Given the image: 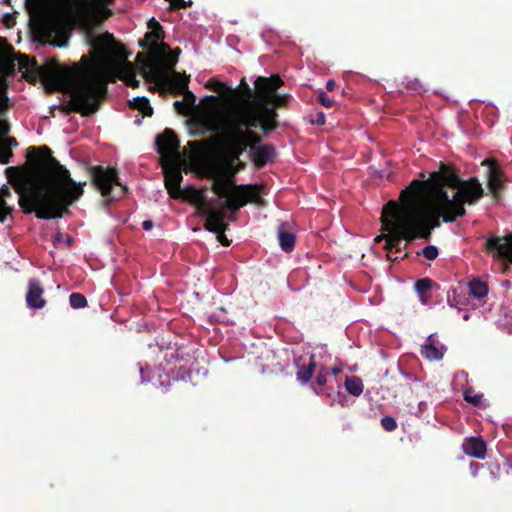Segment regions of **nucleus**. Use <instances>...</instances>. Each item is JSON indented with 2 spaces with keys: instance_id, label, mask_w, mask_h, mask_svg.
<instances>
[{
  "instance_id": "f257e3e1",
  "label": "nucleus",
  "mask_w": 512,
  "mask_h": 512,
  "mask_svg": "<svg viewBox=\"0 0 512 512\" xmlns=\"http://www.w3.org/2000/svg\"><path fill=\"white\" fill-rule=\"evenodd\" d=\"M482 195L483 188L476 178L461 181L445 167L433 172L424 183L412 181L401 192L400 204L391 200L382 209V227L388 232L386 247L400 239H428L441 217L452 222L464 216V204H475Z\"/></svg>"
},
{
  "instance_id": "f03ea898",
  "label": "nucleus",
  "mask_w": 512,
  "mask_h": 512,
  "mask_svg": "<svg viewBox=\"0 0 512 512\" xmlns=\"http://www.w3.org/2000/svg\"><path fill=\"white\" fill-rule=\"evenodd\" d=\"M254 84L258 102H248L242 108L229 109L220 105L215 97H210L208 105L196 116L202 132H220L221 163L224 170H230L229 174L234 176L244 167L239 157L246 150L249 141L257 139L251 129L260 126L264 131L272 130L276 114L270 105L282 106L289 99V95L276 93L283 85L278 75L269 78L259 76Z\"/></svg>"
},
{
  "instance_id": "7ed1b4c3",
  "label": "nucleus",
  "mask_w": 512,
  "mask_h": 512,
  "mask_svg": "<svg viewBox=\"0 0 512 512\" xmlns=\"http://www.w3.org/2000/svg\"><path fill=\"white\" fill-rule=\"evenodd\" d=\"M86 42L91 47L92 60L83 57L84 67H58L43 75L48 85L67 93L73 109L85 116L98 110L107 92V81L115 74L128 86L139 85L137 70L132 63L127 60H110L116 48L112 34L106 32L97 36L91 28H87Z\"/></svg>"
},
{
  "instance_id": "20e7f679",
  "label": "nucleus",
  "mask_w": 512,
  "mask_h": 512,
  "mask_svg": "<svg viewBox=\"0 0 512 512\" xmlns=\"http://www.w3.org/2000/svg\"><path fill=\"white\" fill-rule=\"evenodd\" d=\"M113 0H28L30 22L43 42L63 47L68 42L65 16L76 17L86 23L107 19Z\"/></svg>"
},
{
  "instance_id": "39448f33",
  "label": "nucleus",
  "mask_w": 512,
  "mask_h": 512,
  "mask_svg": "<svg viewBox=\"0 0 512 512\" xmlns=\"http://www.w3.org/2000/svg\"><path fill=\"white\" fill-rule=\"evenodd\" d=\"M19 204L26 213L35 211L40 219L59 218L83 194L80 183L54 158L49 159V177L32 178L16 185Z\"/></svg>"
},
{
  "instance_id": "423d86ee",
  "label": "nucleus",
  "mask_w": 512,
  "mask_h": 512,
  "mask_svg": "<svg viewBox=\"0 0 512 512\" xmlns=\"http://www.w3.org/2000/svg\"><path fill=\"white\" fill-rule=\"evenodd\" d=\"M181 94H184V100L189 108L194 109L191 117V132L193 135H205L206 133H213L216 142V155L213 160V174L215 181L213 183V191L220 197L225 199L226 207L232 212H236L241 207L251 201L256 204L262 203V198L259 191L252 185H235L234 175H230V170H224L221 163V150H220V132L218 131H205L202 132V127L196 120V116L203 107L208 105L209 98L206 97L201 105L195 107V95L186 89Z\"/></svg>"
},
{
  "instance_id": "0eeeda50",
  "label": "nucleus",
  "mask_w": 512,
  "mask_h": 512,
  "mask_svg": "<svg viewBox=\"0 0 512 512\" xmlns=\"http://www.w3.org/2000/svg\"><path fill=\"white\" fill-rule=\"evenodd\" d=\"M140 65V74L142 78L148 82H155L167 86L173 93L180 94L188 88L189 77L173 71L171 74L161 71L154 61L144 57L142 54L137 55Z\"/></svg>"
},
{
  "instance_id": "6e6552de",
  "label": "nucleus",
  "mask_w": 512,
  "mask_h": 512,
  "mask_svg": "<svg viewBox=\"0 0 512 512\" xmlns=\"http://www.w3.org/2000/svg\"><path fill=\"white\" fill-rule=\"evenodd\" d=\"M148 26L151 29V31L146 33L145 40L140 41V45L144 48H147L148 44L146 43V41H151L152 50L163 59V61L169 68H172L178 61L180 49H175L172 52H170L169 46L167 44H157V41L163 38V31L160 24L154 18L150 19V21L148 22Z\"/></svg>"
},
{
  "instance_id": "1a4fd4ad",
  "label": "nucleus",
  "mask_w": 512,
  "mask_h": 512,
  "mask_svg": "<svg viewBox=\"0 0 512 512\" xmlns=\"http://www.w3.org/2000/svg\"><path fill=\"white\" fill-rule=\"evenodd\" d=\"M197 211L200 215L206 218L205 228L208 231L215 232L218 234V240L224 244L229 245L228 240L223 234L226 225L223 223L226 213L224 210L214 208L212 205L207 203L205 199L197 195Z\"/></svg>"
},
{
  "instance_id": "9d476101",
  "label": "nucleus",
  "mask_w": 512,
  "mask_h": 512,
  "mask_svg": "<svg viewBox=\"0 0 512 512\" xmlns=\"http://www.w3.org/2000/svg\"><path fill=\"white\" fill-rule=\"evenodd\" d=\"M93 181L105 197L115 199L121 197L126 188L120 184L115 169L96 167L93 170Z\"/></svg>"
},
{
  "instance_id": "9b49d317",
  "label": "nucleus",
  "mask_w": 512,
  "mask_h": 512,
  "mask_svg": "<svg viewBox=\"0 0 512 512\" xmlns=\"http://www.w3.org/2000/svg\"><path fill=\"white\" fill-rule=\"evenodd\" d=\"M155 143L157 151L166 162H172L179 154V141L170 129L156 136Z\"/></svg>"
},
{
  "instance_id": "f8f14e48",
  "label": "nucleus",
  "mask_w": 512,
  "mask_h": 512,
  "mask_svg": "<svg viewBox=\"0 0 512 512\" xmlns=\"http://www.w3.org/2000/svg\"><path fill=\"white\" fill-rule=\"evenodd\" d=\"M485 246L494 258L512 263V233L505 236H492L486 240Z\"/></svg>"
},
{
  "instance_id": "ddd939ff",
  "label": "nucleus",
  "mask_w": 512,
  "mask_h": 512,
  "mask_svg": "<svg viewBox=\"0 0 512 512\" xmlns=\"http://www.w3.org/2000/svg\"><path fill=\"white\" fill-rule=\"evenodd\" d=\"M165 186L172 198L178 199L182 197L180 183L182 181L181 171L174 166L164 167Z\"/></svg>"
},
{
  "instance_id": "4468645a",
  "label": "nucleus",
  "mask_w": 512,
  "mask_h": 512,
  "mask_svg": "<svg viewBox=\"0 0 512 512\" xmlns=\"http://www.w3.org/2000/svg\"><path fill=\"white\" fill-rule=\"evenodd\" d=\"M446 351V347L441 344L436 334H431L426 342L421 346V354L428 360H441Z\"/></svg>"
},
{
  "instance_id": "2eb2a0df",
  "label": "nucleus",
  "mask_w": 512,
  "mask_h": 512,
  "mask_svg": "<svg viewBox=\"0 0 512 512\" xmlns=\"http://www.w3.org/2000/svg\"><path fill=\"white\" fill-rule=\"evenodd\" d=\"M255 136L257 137V139H253L251 141H249V144L247 145L246 149L248 147L251 148V151L253 152V156H254V161L256 163L257 166H263L265 165L268 161H270L274 155H275V150L273 147L269 146V145H263V146H256V144L259 142V137L255 134Z\"/></svg>"
},
{
  "instance_id": "dca6fc26",
  "label": "nucleus",
  "mask_w": 512,
  "mask_h": 512,
  "mask_svg": "<svg viewBox=\"0 0 512 512\" xmlns=\"http://www.w3.org/2000/svg\"><path fill=\"white\" fill-rule=\"evenodd\" d=\"M43 289L38 280L31 279L28 284L26 302L30 308L40 309L45 306L46 301L42 297Z\"/></svg>"
},
{
  "instance_id": "f3484780",
  "label": "nucleus",
  "mask_w": 512,
  "mask_h": 512,
  "mask_svg": "<svg viewBox=\"0 0 512 512\" xmlns=\"http://www.w3.org/2000/svg\"><path fill=\"white\" fill-rule=\"evenodd\" d=\"M464 452L475 458L483 459L486 454V444L481 438L471 437L464 441Z\"/></svg>"
},
{
  "instance_id": "a211bd4d",
  "label": "nucleus",
  "mask_w": 512,
  "mask_h": 512,
  "mask_svg": "<svg viewBox=\"0 0 512 512\" xmlns=\"http://www.w3.org/2000/svg\"><path fill=\"white\" fill-rule=\"evenodd\" d=\"M297 366V379L302 383H307L311 379L316 368L315 357L313 355L309 356L307 362L304 359H300Z\"/></svg>"
},
{
  "instance_id": "6ab92c4d",
  "label": "nucleus",
  "mask_w": 512,
  "mask_h": 512,
  "mask_svg": "<svg viewBox=\"0 0 512 512\" xmlns=\"http://www.w3.org/2000/svg\"><path fill=\"white\" fill-rule=\"evenodd\" d=\"M278 240L281 248L289 252L295 246V237L292 233L286 230V224L282 223L278 228Z\"/></svg>"
},
{
  "instance_id": "aec40b11",
  "label": "nucleus",
  "mask_w": 512,
  "mask_h": 512,
  "mask_svg": "<svg viewBox=\"0 0 512 512\" xmlns=\"http://www.w3.org/2000/svg\"><path fill=\"white\" fill-rule=\"evenodd\" d=\"M345 388L353 396H359L363 392V383L360 378L356 376L347 377L345 381Z\"/></svg>"
},
{
  "instance_id": "412c9836",
  "label": "nucleus",
  "mask_w": 512,
  "mask_h": 512,
  "mask_svg": "<svg viewBox=\"0 0 512 512\" xmlns=\"http://www.w3.org/2000/svg\"><path fill=\"white\" fill-rule=\"evenodd\" d=\"M488 184L493 193H497L502 185L501 175L493 165L489 168Z\"/></svg>"
},
{
  "instance_id": "4be33fe9",
  "label": "nucleus",
  "mask_w": 512,
  "mask_h": 512,
  "mask_svg": "<svg viewBox=\"0 0 512 512\" xmlns=\"http://www.w3.org/2000/svg\"><path fill=\"white\" fill-rule=\"evenodd\" d=\"M469 290L470 294L478 299L486 296L488 291L487 285L478 279H474L469 283Z\"/></svg>"
},
{
  "instance_id": "5701e85b",
  "label": "nucleus",
  "mask_w": 512,
  "mask_h": 512,
  "mask_svg": "<svg viewBox=\"0 0 512 512\" xmlns=\"http://www.w3.org/2000/svg\"><path fill=\"white\" fill-rule=\"evenodd\" d=\"M131 106L135 109L141 111L145 116H151L153 113L152 107L150 106L149 101L142 97H136L131 102Z\"/></svg>"
},
{
  "instance_id": "b1692460",
  "label": "nucleus",
  "mask_w": 512,
  "mask_h": 512,
  "mask_svg": "<svg viewBox=\"0 0 512 512\" xmlns=\"http://www.w3.org/2000/svg\"><path fill=\"white\" fill-rule=\"evenodd\" d=\"M241 86L243 87L245 97L247 98V100L245 101V103H244L243 105H241V106H237V107L228 106V105H226V104H224V103L220 102V101H219V99H218L217 97H215V98H216V100H217V102H218L220 105H222V106H224V107H227V108H229V109H239V108H242V107L246 106L248 102H251V101H250V99L253 97V91H252V89L249 87V85L245 82V80H244V79H242V81H241Z\"/></svg>"
},
{
  "instance_id": "393cba45",
  "label": "nucleus",
  "mask_w": 512,
  "mask_h": 512,
  "mask_svg": "<svg viewBox=\"0 0 512 512\" xmlns=\"http://www.w3.org/2000/svg\"><path fill=\"white\" fill-rule=\"evenodd\" d=\"M433 286V281L428 278L419 279L416 281L414 288L418 294H428Z\"/></svg>"
},
{
  "instance_id": "a878e982",
  "label": "nucleus",
  "mask_w": 512,
  "mask_h": 512,
  "mask_svg": "<svg viewBox=\"0 0 512 512\" xmlns=\"http://www.w3.org/2000/svg\"><path fill=\"white\" fill-rule=\"evenodd\" d=\"M69 303L72 308L79 309L87 305V300L85 296L80 293H72L69 297Z\"/></svg>"
},
{
  "instance_id": "bb28decb",
  "label": "nucleus",
  "mask_w": 512,
  "mask_h": 512,
  "mask_svg": "<svg viewBox=\"0 0 512 512\" xmlns=\"http://www.w3.org/2000/svg\"><path fill=\"white\" fill-rule=\"evenodd\" d=\"M463 396L465 401L473 404L478 405L482 399V394L475 393L473 389L468 388L463 392Z\"/></svg>"
},
{
  "instance_id": "cd10ccee",
  "label": "nucleus",
  "mask_w": 512,
  "mask_h": 512,
  "mask_svg": "<svg viewBox=\"0 0 512 512\" xmlns=\"http://www.w3.org/2000/svg\"><path fill=\"white\" fill-rule=\"evenodd\" d=\"M19 65L20 69H25L24 73L35 72L38 69L36 62L26 57L19 61Z\"/></svg>"
},
{
  "instance_id": "c85d7f7f",
  "label": "nucleus",
  "mask_w": 512,
  "mask_h": 512,
  "mask_svg": "<svg viewBox=\"0 0 512 512\" xmlns=\"http://www.w3.org/2000/svg\"><path fill=\"white\" fill-rule=\"evenodd\" d=\"M423 256L428 260H434L438 256V249L435 246L429 245L422 249Z\"/></svg>"
},
{
  "instance_id": "c756f323",
  "label": "nucleus",
  "mask_w": 512,
  "mask_h": 512,
  "mask_svg": "<svg viewBox=\"0 0 512 512\" xmlns=\"http://www.w3.org/2000/svg\"><path fill=\"white\" fill-rule=\"evenodd\" d=\"M381 424L386 431H393L397 427L396 421L390 416L383 417Z\"/></svg>"
},
{
  "instance_id": "7c9ffc66",
  "label": "nucleus",
  "mask_w": 512,
  "mask_h": 512,
  "mask_svg": "<svg viewBox=\"0 0 512 512\" xmlns=\"http://www.w3.org/2000/svg\"><path fill=\"white\" fill-rule=\"evenodd\" d=\"M11 192L9 190L8 187H3L1 190H0V199L2 200L3 202V205H4V210L6 211V217L10 214V209L7 207L6 205V201H5V197H8L10 196Z\"/></svg>"
},
{
  "instance_id": "2f4dec72",
  "label": "nucleus",
  "mask_w": 512,
  "mask_h": 512,
  "mask_svg": "<svg viewBox=\"0 0 512 512\" xmlns=\"http://www.w3.org/2000/svg\"><path fill=\"white\" fill-rule=\"evenodd\" d=\"M317 98L318 101L327 108L332 107L334 104V101L331 98H329L324 92H320Z\"/></svg>"
},
{
  "instance_id": "473e14b6",
  "label": "nucleus",
  "mask_w": 512,
  "mask_h": 512,
  "mask_svg": "<svg viewBox=\"0 0 512 512\" xmlns=\"http://www.w3.org/2000/svg\"><path fill=\"white\" fill-rule=\"evenodd\" d=\"M327 371L325 369H321L318 374H317V377H316V382H317V385L322 387L326 384L327 382Z\"/></svg>"
},
{
  "instance_id": "72a5a7b5",
  "label": "nucleus",
  "mask_w": 512,
  "mask_h": 512,
  "mask_svg": "<svg viewBox=\"0 0 512 512\" xmlns=\"http://www.w3.org/2000/svg\"><path fill=\"white\" fill-rule=\"evenodd\" d=\"M1 141H3L7 147H10V149L12 147H16L18 145L15 138H2L1 137Z\"/></svg>"
},
{
  "instance_id": "f704fd0d",
  "label": "nucleus",
  "mask_w": 512,
  "mask_h": 512,
  "mask_svg": "<svg viewBox=\"0 0 512 512\" xmlns=\"http://www.w3.org/2000/svg\"><path fill=\"white\" fill-rule=\"evenodd\" d=\"M6 97L5 83L0 79V107L3 105V100Z\"/></svg>"
},
{
  "instance_id": "c9c22d12",
  "label": "nucleus",
  "mask_w": 512,
  "mask_h": 512,
  "mask_svg": "<svg viewBox=\"0 0 512 512\" xmlns=\"http://www.w3.org/2000/svg\"><path fill=\"white\" fill-rule=\"evenodd\" d=\"M5 220H6V211L4 210L3 202L0 199V222L3 223Z\"/></svg>"
},
{
  "instance_id": "e433bc0d",
  "label": "nucleus",
  "mask_w": 512,
  "mask_h": 512,
  "mask_svg": "<svg viewBox=\"0 0 512 512\" xmlns=\"http://www.w3.org/2000/svg\"><path fill=\"white\" fill-rule=\"evenodd\" d=\"M409 87L412 88L415 91H420L421 90V84H420V82L418 80L412 81L410 83Z\"/></svg>"
},
{
  "instance_id": "4c0bfd02",
  "label": "nucleus",
  "mask_w": 512,
  "mask_h": 512,
  "mask_svg": "<svg viewBox=\"0 0 512 512\" xmlns=\"http://www.w3.org/2000/svg\"><path fill=\"white\" fill-rule=\"evenodd\" d=\"M418 295H419V299L422 304L426 305L429 302V300H430L429 294H418Z\"/></svg>"
},
{
  "instance_id": "58836bf2",
  "label": "nucleus",
  "mask_w": 512,
  "mask_h": 512,
  "mask_svg": "<svg viewBox=\"0 0 512 512\" xmlns=\"http://www.w3.org/2000/svg\"><path fill=\"white\" fill-rule=\"evenodd\" d=\"M479 467H480V464L474 463V462L471 463L470 469H471L473 476L477 475Z\"/></svg>"
},
{
  "instance_id": "ea45409f",
  "label": "nucleus",
  "mask_w": 512,
  "mask_h": 512,
  "mask_svg": "<svg viewBox=\"0 0 512 512\" xmlns=\"http://www.w3.org/2000/svg\"><path fill=\"white\" fill-rule=\"evenodd\" d=\"M466 378H467L466 373H464V372H460V373L456 374V376H455V381H456V382H460V381H462V380H463V381H465V380H466Z\"/></svg>"
},
{
  "instance_id": "a19ab883",
  "label": "nucleus",
  "mask_w": 512,
  "mask_h": 512,
  "mask_svg": "<svg viewBox=\"0 0 512 512\" xmlns=\"http://www.w3.org/2000/svg\"><path fill=\"white\" fill-rule=\"evenodd\" d=\"M152 226H153V223L150 220H146L142 223V227L144 230H150L152 228Z\"/></svg>"
},
{
  "instance_id": "79ce46f5",
  "label": "nucleus",
  "mask_w": 512,
  "mask_h": 512,
  "mask_svg": "<svg viewBox=\"0 0 512 512\" xmlns=\"http://www.w3.org/2000/svg\"><path fill=\"white\" fill-rule=\"evenodd\" d=\"M335 81L334 80H329L327 83H326V89L328 91H332L334 88H335Z\"/></svg>"
},
{
  "instance_id": "37998d69",
  "label": "nucleus",
  "mask_w": 512,
  "mask_h": 512,
  "mask_svg": "<svg viewBox=\"0 0 512 512\" xmlns=\"http://www.w3.org/2000/svg\"><path fill=\"white\" fill-rule=\"evenodd\" d=\"M64 239V235L62 234H57L56 237H55V242H60Z\"/></svg>"
},
{
  "instance_id": "c03bdc74",
  "label": "nucleus",
  "mask_w": 512,
  "mask_h": 512,
  "mask_svg": "<svg viewBox=\"0 0 512 512\" xmlns=\"http://www.w3.org/2000/svg\"><path fill=\"white\" fill-rule=\"evenodd\" d=\"M175 106L177 107L178 110H182L183 109V103L180 102V101H176L175 102Z\"/></svg>"
},
{
  "instance_id": "a18cd8bd",
  "label": "nucleus",
  "mask_w": 512,
  "mask_h": 512,
  "mask_svg": "<svg viewBox=\"0 0 512 512\" xmlns=\"http://www.w3.org/2000/svg\"><path fill=\"white\" fill-rule=\"evenodd\" d=\"M318 123L323 124L324 123V117L321 116V119H318Z\"/></svg>"
},
{
  "instance_id": "49530a36",
  "label": "nucleus",
  "mask_w": 512,
  "mask_h": 512,
  "mask_svg": "<svg viewBox=\"0 0 512 512\" xmlns=\"http://www.w3.org/2000/svg\"><path fill=\"white\" fill-rule=\"evenodd\" d=\"M139 370H140V373L143 375L144 373V368L142 366L139 367Z\"/></svg>"
},
{
  "instance_id": "de8ad7c7",
  "label": "nucleus",
  "mask_w": 512,
  "mask_h": 512,
  "mask_svg": "<svg viewBox=\"0 0 512 512\" xmlns=\"http://www.w3.org/2000/svg\"><path fill=\"white\" fill-rule=\"evenodd\" d=\"M463 319H464V320H468V319H469V315H468V314H465V315L463 316Z\"/></svg>"
},
{
  "instance_id": "09e8293b",
  "label": "nucleus",
  "mask_w": 512,
  "mask_h": 512,
  "mask_svg": "<svg viewBox=\"0 0 512 512\" xmlns=\"http://www.w3.org/2000/svg\"><path fill=\"white\" fill-rule=\"evenodd\" d=\"M332 372H333L334 374H337V373L339 372V369L334 368V369L332 370Z\"/></svg>"
},
{
  "instance_id": "8fccbe9b",
  "label": "nucleus",
  "mask_w": 512,
  "mask_h": 512,
  "mask_svg": "<svg viewBox=\"0 0 512 512\" xmlns=\"http://www.w3.org/2000/svg\"><path fill=\"white\" fill-rule=\"evenodd\" d=\"M26 9H27L28 13L30 14V11L28 9V0H26Z\"/></svg>"
},
{
  "instance_id": "3c124183",
  "label": "nucleus",
  "mask_w": 512,
  "mask_h": 512,
  "mask_svg": "<svg viewBox=\"0 0 512 512\" xmlns=\"http://www.w3.org/2000/svg\"><path fill=\"white\" fill-rule=\"evenodd\" d=\"M35 151V148L34 147H30L29 148V152H34Z\"/></svg>"
}]
</instances>
